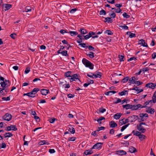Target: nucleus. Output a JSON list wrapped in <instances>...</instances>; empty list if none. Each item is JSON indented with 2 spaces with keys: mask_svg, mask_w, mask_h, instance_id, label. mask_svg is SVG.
<instances>
[{
  "mask_svg": "<svg viewBox=\"0 0 156 156\" xmlns=\"http://www.w3.org/2000/svg\"><path fill=\"white\" fill-rule=\"evenodd\" d=\"M106 110L105 108H100L99 109V111L101 113H103L106 111Z\"/></svg>",
  "mask_w": 156,
  "mask_h": 156,
  "instance_id": "52",
  "label": "nucleus"
},
{
  "mask_svg": "<svg viewBox=\"0 0 156 156\" xmlns=\"http://www.w3.org/2000/svg\"><path fill=\"white\" fill-rule=\"evenodd\" d=\"M131 90L136 91H137V94H139V93L143 91V89H138V87H136L133 88L131 89Z\"/></svg>",
  "mask_w": 156,
  "mask_h": 156,
  "instance_id": "18",
  "label": "nucleus"
},
{
  "mask_svg": "<svg viewBox=\"0 0 156 156\" xmlns=\"http://www.w3.org/2000/svg\"><path fill=\"white\" fill-rule=\"evenodd\" d=\"M134 83L136 84L137 86H139V85H140L143 83L142 82L140 81H135V82Z\"/></svg>",
  "mask_w": 156,
  "mask_h": 156,
  "instance_id": "47",
  "label": "nucleus"
},
{
  "mask_svg": "<svg viewBox=\"0 0 156 156\" xmlns=\"http://www.w3.org/2000/svg\"><path fill=\"white\" fill-rule=\"evenodd\" d=\"M61 53V54H62V55L63 56H68L67 51L65 50L63 51H62Z\"/></svg>",
  "mask_w": 156,
  "mask_h": 156,
  "instance_id": "37",
  "label": "nucleus"
},
{
  "mask_svg": "<svg viewBox=\"0 0 156 156\" xmlns=\"http://www.w3.org/2000/svg\"><path fill=\"white\" fill-rule=\"evenodd\" d=\"M103 144V143L99 142L97 143L96 144L93 145V147L91 148V149H94L99 150L101 149Z\"/></svg>",
  "mask_w": 156,
  "mask_h": 156,
  "instance_id": "4",
  "label": "nucleus"
},
{
  "mask_svg": "<svg viewBox=\"0 0 156 156\" xmlns=\"http://www.w3.org/2000/svg\"><path fill=\"white\" fill-rule=\"evenodd\" d=\"M82 62L86 67H88L91 69H93L94 64L85 58H83L82 60Z\"/></svg>",
  "mask_w": 156,
  "mask_h": 156,
  "instance_id": "2",
  "label": "nucleus"
},
{
  "mask_svg": "<svg viewBox=\"0 0 156 156\" xmlns=\"http://www.w3.org/2000/svg\"><path fill=\"white\" fill-rule=\"evenodd\" d=\"M4 136L5 138H6L12 136H13V134L11 133L8 132L5 133L4 134Z\"/></svg>",
  "mask_w": 156,
  "mask_h": 156,
  "instance_id": "22",
  "label": "nucleus"
},
{
  "mask_svg": "<svg viewBox=\"0 0 156 156\" xmlns=\"http://www.w3.org/2000/svg\"><path fill=\"white\" fill-rule=\"evenodd\" d=\"M146 112L150 114H153L154 112V109L151 108L147 110L146 111Z\"/></svg>",
  "mask_w": 156,
  "mask_h": 156,
  "instance_id": "23",
  "label": "nucleus"
},
{
  "mask_svg": "<svg viewBox=\"0 0 156 156\" xmlns=\"http://www.w3.org/2000/svg\"><path fill=\"white\" fill-rule=\"evenodd\" d=\"M119 27L122 28V29L124 30H128V27L125 24H124L123 25H120L119 26Z\"/></svg>",
  "mask_w": 156,
  "mask_h": 156,
  "instance_id": "38",
  "label": "nucleus"
},
{
  "mask_svg": "<svg viewBox=\"0 0 156 156\" xmlns=\"http://www.w3.org/2000/svg\"><path fill=\"white\" fill-rule=\"evenodd\" d=\"M133 60H134L135 61L136 60V58L134 57H132L128 60V61H131Z\"/></svg>",
  "mask_w": 156,
  "mask_h": 156,
  "instance_id": "61",
  "label": "nucleus"
},
{
  "mask_svg": "<svg viewBox=\"0 0 156 156\" xmlns=\"http://www.w3.org/2000/svg\"><path fill=\"white\" fill-rule=\"evenodd\" d=\"M122 16L124 18H126V19L129 18L130 17V16L127 14V13L126 12H124Z\"/></svg>",
  "mask_w": 156,
  "mask_h": 156,
  "instance_id": "36",
  "label": "nucleus"
},
{
  "mask_svg": "<svg viewBox=\"0 0 156 156\" xmlns=\"http://www.w3.org/2000/svg\"><path fill=\"white\" fill-rule=\"evenodd\" d=\"M72 77L75 80V79H78V80L80 82V80L78 78V76L77 74H75L73 75L72 76Z\"/></svg>",
  "mask_w": 156,
  "mask_h": 156,
  "instance_id": "44",
  "label": "nucleus"
},
{
  "mask_svg": "<svg viewBox=\"0 0 156 156\" xmlns=\"http://www.w3.org/2000/svg\"><path fill=\"white\" fill-rule=\"evenodd\" d=\"M79 31L82 34H86L87 33V31L84 28H81L79 30Z\"/></svg>",
  "mask_w": 156,
  "mask_h": 156,
  "instance_id": "17",
  "label": "nucleus"
},
{
  "mask_svg": "<svg viewBox=\"0 0 156 156\" xmlns=\"http://www.w3.org/2000/svg\"><path fill=\"white\" fill-rule=\"evenodd\" d=\"M2 89L5 90L6 88H7L10 85V83L9 80H5V81H3L0 83Z\"/></svg>",
  "mask_w": 156,
  "mask_h": 156,
  "instance_id": "3",
  "label": "nucleus"
},
{
  "mask_svg": "<svg viewBox=\"0 0 156 156\" xmlns=\"http://www.w3.org/2000/svg\"><path fill=\"white\" fill-rule=\"evenodd\" d=\"M10 96L9 97H7L6 98L3 97L2 98V99L4 101H9L10 100Z\"/></svg>",
  "mask_w": 156,
  "mask_h": 156,
  "instance_id": "51",
  "label": "nucleus"
},
{
  "mask_svg": "<svg viewBox=\"0 0 156 156\" xmlns=\"http://www.w3.org/2000/svg\"><path fill=\"white\" fill-rule=\"evenodd\" d=\"M76 139V137H70L68 138L69 141H74Z\"/></svg>",
  "mask_w": 156,
  "mask_h": 156,
  "instance_id": "40",
  "label": "nucleus"
},
{
  "mask_svg": "<svg viewBox=\"0 0 156 156\" xmlns=\"http://www.w3.org/2000/svg\"><path fill=\"white\" fill-rule=\"evenodd\" d=\"M55 119H56L55 118H51L50 119H49V122H50L51 123H53L54 122Z\"/></svg>",
  "mask_w": 156,
  "mask_h": 156,
  "instance_id": "55",
  "label": "nucleus"
},
{
  "mask_svg": "<svg viewBox=\"0 0 156 156\" xmlns=\"http://www.w3.org/2000/svg\"><path fill=\"white\" fill-rule=\"evenodd\" d=\"M129 83H131V84H134L135 80V76L131 77L130 78H129Z\"/></svg>",
  "mask_w": 156,
  "mask_h": 156,
  "instance_id": "19",
  "label": "nucleus"
},
{
  "mask_svg": "<svg viewBox=\"0 0 156 156\" xmlns=\"http://www.w3.org/2000/svg\"><path fill=\"white\" fill-rule=\"evenodd\" d=\"M60 33L62 34H63L65 33H68V32L67 31V30H61L60 31Z\"/></svg>",
  "mask_w": 156,
  "mask_h": 156,
  "instance_id": "54",
  "label": "nucleus"
},
{
  "mask_svg": "<svg viewBox=\"0 0 156 156\" xmlns=\"http://www.w3.org/2000/svg\"><path fill=\"white\" fill-rule=\"evenodd\" d=\"M136 151V149L133 147L129 148V151L131 153H134Z\"/></svg>",
  "mask_w": 156,
  "mask_h": 156,
  "instance_id": "25",
  "label": "nucleus"
},
{
  "mask_svg": "<svg viewBox=\"0 0 156 156\" xmlns=\"http://www.w3.org/2000/svg\"><path fill=\"white\" fill-rule=\"evenodd\" d=\"M99 14L101 15H105L106 14V12L105 10L103 9H102L100 11Z\"/></svg>",
  "mask_w": 156,
  "mask_h": 156,
  "instance_id": "41",
  "label": "nucleus"
},
{
  "mask_svg": "<svg viewBox=\"0 0 156 156\" xmlns=\"http://www.w3.org/2000/svg\"><path fill=\"white\" fill-rule=\"evenodd\" d=\"M72 73V72L70 71H68L65 73V76L66 77H71L72 76L70 75Z\"/></svg>",
  "mask_w": 156,
  "mask_h": 156,
  "instance_id": "29",
  "label": "nucleus"
},
{
  "mask_svg": "<svg viewBox=\"0 0 156 156\" xmlns=\"http://www.w3.org/2000/svg\"><path fill=\"white\" fill-rule=\"evenodd\" d=\"M105 127L103 126H101L100 127H98V129L96 130V131H97V132H98L100 130H103L105 129Z\"/></svg>",
  "mask_w": 156,
  "mask_h": 156,
  "instance_id": "56",
  "label": "nucleus"
},
{
  "mask_svg": "<svg viewBox=\"0 0 156 156\" xmlns=\"http://www.w3.org/2000/svg\"><path fill=\"white\" fill-rule=\"evenodd\" d=\"M49 92V90L42 89L41 90V93L42 95H46Z\"/></svg>",
  "mask_w": 156,
  "mask_h": 156,
  "instance_id": "10",
  "label": "nucleus"
},
{
  "mask_svg": "<svg viewBox=\"0 0 156 156\" xmlns=\"http://www.w3.org/2000/svg\"><path fill=\"white\" fill-rule=\"evenodd\" d=\"M116 154L119 155H126V152L123 150H120L117 151Z\"/></svg>",
  "mask_w": 156,
  "mask_h": 156,
  "instance_id": "14",
  "label": "nucleus"
},
{
  "mask_svg": "<svg viewBox=\"0 0 156 156\" xmlns=\"http://www.w3.org/2000/svg\"><path fill=\"white\" fill-rule=\"evenodd\" d=\"M109 125L111 128H113L117 126V124L114 121H111L109 123Z\"/></svg>",
  "mask_w": 156,
  "mask_h": 156,
  "instance_id": "15",
  "label": "nucleus"
},
{
  "mask_svg": "<svg viewBox=\"0 0 156 156\" xmlns=\"http://www.w3.org/2000/svg\"><path fill=\"white\" fill-rule=\"evenodd\" d=\"M105 34H107L108 35H112L113 34L112 32L110 30H107L105 31Z\"/></svg>",
  "mask_w": 156,
  "mask_h": 156,
  "instance_id": "45",
  "label": "nucleus"
},
{
  "mask_svg": "<svg viewBox=\"0 0 156 156\" xmlns=\"http://www.w3.org/2000/svg\"><path fill=\"white\" fill-rule=\"evenodd\" d=\"M154 84L153 83H148L146 84V87L153 89H154Z\"/></svg>",
  "mask_w": 156,
  "mask_h": 156,
  "instance_id": "24",
  "label": "nucleus"
},
{
  "mask_svg": "<svg viewBox=\"0 0 156 156\" xmlns=\"http://www.w3.org/2000/svg\"><path fill=\"white\" fill-rule=\"evenodd\" d=\"M31 11V7L29 6H27L25 7L24 9L22 11L23 12H28Z\"/></svg>",
  "mask_w": 156,
  "mask_h": 156,
  "instance_id": "16",
  "label": "nucleus"
},
{
  "mask_svg": "<svg viewBox=\"0 0 156 156\" xmlns=\"http://www.w3.org/2000/svg\"><path fill=\"white\" fill-rule=\"evenodd\" d=\"M152 58L154 59L156 57V52H154L152 55Z\"/></svg>",
  "mask_w": 156,
  "mask_h": 156,
  "instance_id": "64",
  "label": "nucleus"
},
{
  "mask_svg": "<svg viewBox=\"0 0 156 156\" xmlns=\"http://www.w3.org/2000/svg\"><path fill=\"white\" fill-rule=\"evenodd\" d=\"M139 44H141L143 46L147 47L148 46L147 43L145 42V41L143 39H141L139 41Z\"/></svg>",
  "mask_w": 156,
  "mask_h": 156,
  "instance_id": "12",
  "label": "nucleus"
},
{
  "mask_svg": "<svg viewBox=\"0 0 156 156\" xmlns=\"http://www.w3.org/2000/svg\"><path fill=\"white\" fill-rule=\"evenodd\" d=\"M87 48H88L89 50L90 51L92 50L93 51H94V48L92 46L89 45L87 46Z\"/></svg>",
  "mask_w": 156,
  "mask_h": 156,
  "instance_id": "46",
  "label": "nucleus"
},
{
  "mask_svg": "<svg viewBox=\"0 0 156 156\" xmlns=\"http://www.w3.org/2000/svg\"><path fill=\"white\" fill-rule=\"evenodd\" d=\"M119 57L120 62L124 61L123 58H124V56L123 55H119Z\"/></svg>",
  "mask_w": 156,
  "mask_h": 156,
  "instance_id": "53",
  "label": "nucleus"
},
{
  "mask_svg": "<svg viewBox=\"0 0 156 156\" xmlns=\"http://www.w3.org/2000/svg\"><path fill=\"white\" fill-rule=\"evenodd\" d=\"M10 127H11V130L15 131L17 130V129L16 127V126L14 125H11L10 126Z\"/></svg>",
  "mask_w": 156,
  "mask_h": 156,
  "instance_id": "35",
  "label": "nucleus"
},
{
  "mask_svg": "<svg viewBox=\"0 0 156 156\" xmlns=\"http://www.w3.org/2000/svg\"><path fill=\"white\" fill-rule=\"evenodd\" d=\"M16 34H12L10 35V37H11L12 39H15L16 37Z\"/></svg>",
  "mask_w": 156,
  "mask_h": 156,
  "instance_id": "60",
  "label": "nucleus"
},
{
  "mask_svg": "<svg viewBox=\"0 0 156 156\" xmlns=\"http://www.w3.org/2000/svg\"><path fill=\"white\" fill-rule=\"evenodd\" d=\"M122 10L120 8H119V9H116L115 10V12L117 13H119L121 12Z\"/></svg>",
  "mask_w": 156,
  "mask_h": 156,
  "instance_id": "63",
  "label": "nucleus"
},
{
  "mask_svg": "<svg viewBox=\"0 0 156 156\" xmlns=\"http://www.w3.org/2000/svg\"><path fill=\"white\" fill-rule=\"evenodd\" d=\"M30 69L29 67L27 68L25 70L24 73L25 74H27L30 71Z\"/></svg>",
  "mask_w": 156,
  "mask_h": 156,
  "instance_id": "50",
  "label": "nucleus"
},
{
  "mask_svg": "<svg viewBox=\"0 0 156 156\" xmlns=\"http://www.w3.org/2000/svg\"><path fill=\"white\" fill-rule=\"evenodd\" d=\"M116 93V91H110L105 93L106 95H111L113 94Z\"/></svg>",
  "mask_w": 156,
  "mask_h": 156,
  "instance_id": "26",
  "label": "nucleus"
},
{
  "mask_svg": "<svg viewBox=\"0 0 156 156\" xmlns=\"http://www.w3.org/2000/svg\"><path fill=\"white\" fill-rule=\"evenodd\" d=\"M135 117L137 118L139 122H144L146 120L148 117V115L147 113H142L140 114L139 117L138 116L136 115H133L131 117V118L134 119L135 118Z\"/></svg>",
  "mask_w": 156,
  "mask_h": 156,
  "instance_id": "1",
  "label": "nucleus"
},
{
  "mask_svg": "<svg viewBox=\"0 0 156 156\" xmlns=\"http://www.w3.org/2000/svg\"><path fill=\"white\" fill-rule=\"evenodd\" d=\"M117 99V100L116 101L114 102V103L115 104H117L119 102H121L122 100L119 98H116Z\"/></svg>",
  "mask_w": 156,
  "mask_h": 156,
  "instance_id": "57",
  "label": "nucleus"
},
{
  "mask_svg": "<svg viewBox=\"0 0 156 156\" xmlns=\"http://www.w3.org/2000/svg\"><path fill=\"white\" fill-rule=\"evenodd\" d=\"M145 108V106H143L142 105L138 104L136 105H133L132 110H136L139 108Z\"/></svg>",
  "mask_w": 156,
  "mask_h": 156,
  "instance_id": "6",
  "label": "nucleus"
},
{
  "mask_svg": "<svg viewBox=\"0 0 156 156\" xmlns=\"http://www.w3.org/2000/svg\"><path fill=\"white\" fill-rule=\"evenodd\" d=\"M90 74H87V76H88L89 77H90V78H93L94 76V73H89Z\"/></svg>",
  "mask_w": 156,
  "mask_h": 156,
  "instance_id": "48",
  "label": "nucleus"
},
{
  "mask_svg": "<svg viewBox=\"0 0 156 156\" xmlns=\"http://www.w3.org/2000/svg\"><path fill=\"white\" fill-rule=\"evenodd\" d=\"M129 125V124H127L122 126L121 129V132H122L123 131H124L128 126Z\"/></svg>",
  "mask_w": 156,
  "mask_h": 156,
  "instance_id": "39",
  "label": "nucleus"
},
{
  "mask_svg": "<svg viewBox=\"0 0 156 156\" xmlns=\"http://www.w3.org/2000/svg\"><path fill=\"white\" fill-rule=\"evenodd\" d=\"M132 133L135 136H139L140 135L141 133L138 131H135L133 130L132 131Z\"/></svg>",
  "mask_w": 156,
  "mask_h": 156,
  "instance_id": "21",
  "label": "nucleus"
},
{
  "mask_svg": "<svg viewBox=\"0 0 156 156\" xmlns=\"http://www.w3.org/2000/svg\"><path fill=\"white\" fill-rule=\"evenodd\" d=\"M6 145L4 143H2L1 146H0V149L2 148H5L6 147Z\"/></svg>",
  "mask_w": 156,
  "mask_h": 156,
  "instance_id": "49",
  "label": "nucleus"
},
{
  "mask_svg": "<svg viewBox=\"0 0 156 156\" xmlns=\"http://www.w3.org/2000/svg\"><path fill=\"white\" fill-rule=\"evenodd\" d=\"M109 15L111 17V18H114L116 16V15L115 13L113 12V13L111 14L110 15Z\"/></svg>",
  "mask_w": 156,
  "mask_h": 156,
  "instance_id": "58",
  "label": "nucleus"
},
{
  "mask_svg": "<svg viewBox=\"0 0 156 156\" xmlns=\"http://www.w3.org/2000/svg\"><path fill=\"white\" fill-rule=\"evenodd\" d=\"M68 33H69L72 36H75L78 34V33L76 31H70Z\"/></svg>",
  "mask_w": 156,
  "mask_h": 156,
  "instance_id": "28",
  "label": "nucleus"
},
{
  "mask_svg": "<svg viewBox=\"0 0 156 156\" xmlns=\"http://www.w3.org/2000/svg\"><path fill=\"white\" fill-rule=\"evenodd\" d=\"M101 73L98 72L96 74H94V77L95 78H100L101 76Z\"/></svg>",
  "mask_w": 156,
  "mask_h": 156,
  "instance_id": "33",
  "label": "nucleus"
},
{
  "mask_svg": "<svg viewBox=\"0 0 156 156\" xmlns=\"http://www.w3.org/2000/svg\"><path fill=\"white\" fill-rule=\"evenodd\" d=\"M126 94H128V91L125 90L119 93V94L121 96L126 95Z\"/></svg>",
  "mask_w": 156,
  "mask_h": 156,
  "instance_id": "30",
  "label": "nucleus"
},
{
  "mask_svg": "<svg viewBox=\"0 0 156 156\" xmlns=\"http://www.w3.org/2000/svg\"><path fill=\"white\" fill-rule=\"evenodd\" d=\"M139 137L141 140H142L143 139H145L146 138V136L140 133V135L139 136Z\"/></svg>",
  "mask_w": 156,
  "mask_h": 156,
  "instance_id": "32",
  "label": "nucleus"
},
{
  "mask_svg": "<svg viewBox=\"0 0 156 156\" xmlns=\"http://www.w3.org/2000/svg\"><path fill=\"white\" fill-rule=\"evenodd\" d=\"M40 90V89L37 88H34L33 90L32 91L33 93H35V94H36L38 91Z\"/></svg>",
  "mask_w": 156,
  "mask_h": 156,
  "instance_id": "43",
  "label": "nucleus"
},
{
  "mask_svg": "<svg viewBox=\"0 0 156 156\" xmlns=\"http://www.w3.org/2000/svg\"><path fill=\"white\" fill-rule=\"evenodd\" d=\"M94 53L92 52H90L88 54H86V55L89 56L90 58H93L94 57Z\"/></svg>",
  "mask_w": 156,
  "mask_h": 156,
  "instance_id": "27",
  "label": "nucleus"
},
{
  "mask_svg": "<svg viewBox=\"0 0 156 156\" xmlns=\"http://www.w3.org/2000/svg\"><path fill=\"white\" fill-rule=\"evenodd\" d=\"M127 34H129V37L132 38L136 37V35L135 34L131 33L130 32H127Z\"/></svg>",
  "mask_w": 156,
  "mask_h": 156,
  "instance_id": "31",
  "label": "nucleus"
},
{
  "mask_svg": "<svg viewBox=\"0 0 156 156\" xmlns=\"http://www.w3.org/2000/svg\"><path fill=\"white\" fill-rule=\"evenodd\" d=\"M83 37H84V38L86 40H87L90 37V35L89 34H87L85 36H83Z\"/></svg>",
  "mask_w": 156,
  "mask_h": 156,
  "instance_id": "62",
  "label": "nucleus"
},
{
  "mask_svg": "<svg viewBox=\"0 0 156 156\" xmlns=\"http://www.w3.org/2000/svg\"><path fill=\"white\" fill-rule=\"evenodd\" d=\"M51 154H53L55 152V151L54 149H50L48 151Z\"/></svg>",
  "mask_w": 156,
  "mask_h": 156,
  "instance_id": "59",
  "label": "nucleus"
},
{
  "mask_svg": "<svg viewBox=\"0 0 156 156\" xmlns=\"http://www.w3.org/2000/svg\"><path fill=\"white\" fill-rule=\"evenodd\" d=\"M137 129L141 131L142 133H144L145 132L146 129L143 127L142 125L140 123L139 125H137Z\"/></svg>",
  "mask_w": 156,
  "mask_h": 156,
  "instance_id": "7",
  "label": "nucleus"
},
{
  "mask_svg": "<svg viewBox=\"0 0 156 156\" xmlns=\"http://www.w3.org/2000/svg\"><path fill=\"white\" fill-rule=\"evenodd\" d=\"M133 105L130 104H127L126 105H123L122 107L123 108H125L126 110L128 109H132Z\"/></svg>",
  "mask_w": 156,
  "mask_h": 156,
  "instance_id": "11",
  "label": "nucleus"
},
{
  "mask_svg": "<svg viewBox=\"0 0 156 156\" xmlns=\"http://www.w3.org/2000/svg\"><path fill=\"white\" fill-rule=\"evenodd\" d=\"M122 115V114L121 113H117L114 115V117L115 119H118L120 118Z\"/></svg>",
  "mask_w": 156,
  "mask_h": 156,
  "instance_id": "20",
  "label": "nucleus"
},
{
  "mask_svg": "<svg viewBox=\"0 0 156 156\" xmlns=\"http://www.w3.org/2000/svg\"><path fill=\"white\" fill-rule=\"evenodd\" d=\"M12 117V116L11 115H10L8 113L4 115L2 117V119L7 121H10Z\"/></svg>",
  "mask_w": 156,
  "mask_h": 156,
  "instance_id": "5",
  "label": "nucleus"
},
{
  "mask_svg": "<svg viewBox=\"0 0 156 156\" xmlns=\"http://www.w3.org/2000/svg\"><path fill=\"white\" fill-rule=\"evenodd\" d=\"M2 6L5 7V10L6 11L11 8L12 7V5L9 4H3L2 5Z\"/></svg>",
  "mask_w": 156,
  "mask_h": 156,
  "instance_id": "9",
  "label": "nucleus"
},
{
  "mask_svg": "<svg viewBox=\"0 0 156 156\" xmlns=\"http://www.w3.org/2000/svg\"><path fill=\"white\" fill-rule=\"evenodd\" d=\"M129 79V76H126L122 79V82H123V83H126Z\"/></svg>",
  "mask_w": 156,
  "mask_h": 156,
  "instance_id": "34",
  "label": "nucleus"
},
{
  "mask_svg": "<svg viewBox=\"0 0 156 156\" xmlns=\"http://www.w3.org/2000/svg\"><path fill=\"white\" fill-rule=\"evenodd\" d=\"M35 93H33L32 91L31 92L28 93H27L24 94L23 95L24 96H27L29 97L34 98L35 97Z\"/></svg>",
  "mask_w": 156,
  "mask_h": 156,
  "instance_id": "8",
  "label": "nucleus"
},
{
  "mask_svg": "<svg viewBox=\"0 0 156 156\" xmlns=\"http://www.w3.org/2000/svg\"><path fill=\"white\" fill-rule=\"evenodd\" d=\"M92 149H91V148L90 149H89L85 151L84 153V154L86 155L92 154L93 153V151H92Z\"/></svg>",
  "mask_w": 156,
  "mask_h": 156,
  "instance_id": "13",
  "label": "nucleus"
},
{
  "mask_svg": "<svg viewBox=\"0 0 156 156\" xmlns=\"http://www.w3.org/2000/svg\"><path fill=\"white\" fill-rule=\"evenodd\" d=\"M105 19L106 20L105 22H107L108 23H112V20H111V18L109 17L105 18Z\"/></svg>",
  "mask_w": 156,
  "mask_h": 156,
  "instance_id": "42",
  "label": "nucleus"
}]
</instances>
